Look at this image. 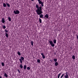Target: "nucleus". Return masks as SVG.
Listing matches in <instances>:
<instances>
[{
    "instance_id": "2eb2a0df",
    "label": "nucleus",
    "mask_w": 78,
    "mask_h": 78,
    "mask_svg": "<svg viewBox=\"0 0 78 78\" xmlns=\"http://www.w3.org/2000/svg\"><path fill=\"white\" fill-rule=\"evenodd\" d=\"M4 76L5 77H6V78H7L8 77V75H7V74L6 73H4Z\"/></svg>"
},
{
    "instance_id": "dca6fc26",
    "label": "nucleus",
    "mask_w": 78,
    "mask_h": 78,
    "mask_svg": "<svg viewBox=\"0 0 78 78\" xmlns=\"http://www.w3.org/2000/svg\"><path fill=\"white\" fill-rule=\"evenodd\" d=\"M5 36L7 37V38H8V33H5Z\"/></svg>"
},
{
    "instance_id": "4468645a",
    "label": "nucleus",
    "mask_w": 78,
    "mask_h": 78,
    "mask_svg": "<svg viewBox=\"0 0 78 78\" xmlns=\"http://www.w3.org/2000/svg\"><path fill=\"white\" fill-rule=\"evenodd\" d=\"M2 27L3 29H5V28H6V26H5L4 25H2Z\"/></svg>"
},
{
    "instance_id": "2f4dec72",
    "label": "nucleus",
    "mask_w": 78,
    "mask_h": 78,
    "mask_svg": "<svg viewBox=\"0 0 78 78\" xmlns=\"http://www.w3.org/2000/svg\"><path fill=\"white\" fill-rule=\"evenodd\" d=\"M32 2H33V1H34V0H31Z\"/></svg>"
},
{
    "instance_id": "4be33fe9",
    "label": "nucleus",
    "mask_w": 78,
    "mask_h": 78,
    "mask_svg": "<svg viewBox=\"0 0 78 78\" xmlns=\"http://www.w3.org/2000/svg\"><path fill=\"white\" fill-rule=\"evenodd\" d=\"M72 58L73 59H75V56L74 55H73Z\"/></svg>"
},
{
    "instance_id": "412c9836",
    "label": "nucleus",
    "mask_w": 78,
    "mask_h": 78,
    "mask_svg": "<svg viewBox=\"0 0 78 78\" xmlns=\"http://www.w3.org/2000/svg\"><path fill=\"white\" fill-rule=\"evenodd\" d=\"M8 19H9V22H11V19L10 17H8Z\"/></svg>"
},
{
    "instance_id": "6ab92c4d",
    "label": "nucleus",
    "mask_w": 78,
    "mask_h": 78,
    "mask_svg": "<svg viewBox=\"0 0 78 78\" xmlns=\"http://www.w3.org/2000/svg\"><path fill=\"white\" fill-rule=\"evenodd\" d=\"M17 54L18 55H19V56H20V55H21V54H20V52H19V51L18 52Z\"/></svg>"
},
{
    "instance_id": "9d476101",
    "label": "nucleus",
    "mask_w": 78,
    "mask_h": 78,
    "mask_svg": "<svg viewBox=\"0 0 78 78\" xmlns=\"http://www.w3.org/2000/svg\"><path fill=\"white\" fill-rule=\"evenodd\" d=\"M44 17L47 18V19H48V15L47 14H46L44 16Z\"/></svg>"
},
{
    "instance_id": "f257e3e1",
    "label": "nucleus",
    "mask_w": 78,
    "mask_h": 78,
    "mask_svg": "<svg viewBox=\"0 0 78 78\" xmlns=\"http://www.w3.org/2000/svg\"><path fill=\"white\" fill-rule=\"evenodd\" d=\"M37 0L38 2V3L39 4H41V6L39 7V5L36 4V7L37 9L36 10V11L38 15H40L41 14L43 13V12L42 11V7H43L44 6V2H42L41 0Z\"/></svg>"
},
{
    "instance_id": "393cba45",
    "label": "nucleus",
    "mask_w": 78,
    "mask_h": 78,
    "mask_svg": "<svg viewBox=\"0 0 78 78\" xmlns=\"http://www.w3.org/2000/svg\"><path fill=\"white\" fill-rule=\"evenodd\" d=\"M54 61L56 62L57 61V59L56 58H55L54 59Z\"/></svg>"
},
{
    "instance_id": "f8f14e48",
    "label": "nucleus",
    "mask_w": 78,
    "mask_h": 78,
    "mask_svg": "<svg viewBox=\"0 0 78 78\" xmlns=\"http://www.w3.org/2000/svg\"><path fill=\"white\" fill-rule=\"evenodd\" d=\"M31 44L32 46H33H33H34L33 45L34 44V42H33V41H31Z\"/></svg>"
},
{
    "instance_id": "ddd939ff",
    "label": "nucleus",
    "mask_w": 78,
    "mask_h": 78,
    "mask_svg": "<svg viewBox=\"0 0 78 78\" xmlns=\"http://www.w3.org/2000/svg\"><path fill=\"white\" fill-rule=\"evenodd\" d=\"M20 68L22 69H23V65H22V64H21L20 65Z\"/></svg>"
},
{
    "instance_id": "423d86ee",
    "label": "nucleus",
    "mask_w": 78,
    "mask_h": 78,
    "mask_svg": "<svg viewBox=\"0 0 78 78\" xmlns=\"http://www.w3.org/2000/svg\"><path fill=\"white\" fill-rule=\"evenodd\" d=\"M1 22H2V23H4L5 22V19H4V18H2V19L1 21Z\"/></svg>"
},
{
    "instance_id": "bb28decb",
    "label": "nucleus",
    "mask_w": 78,
    "mask_h": 78,
    "mask_svg": "<svg viewBox=\"0 0 78 78\" xmlns=\"http://www.w3.org/2000/svg\"><path fill=\"white\" fill-rule=\"evenodd\" d=\"M37 62L39 63H40V59H38L37 60Z\"/></svg>"
},
{
    "instance_id": "b1692460",
    "label": "nucleus",
    "mask_w": 78,
    "mask_h": 78,
    "mask_svg": "<svg viewBox=\"0 0 78 78\" xmlns=\"http://www.w3.org/2000/svg\"><path fill=\"white\" fill-rule=\"evenodd\" d=\"M5 31V33H8V30H7L6 29H5L4 30Z\"/></svg>"
},
{
    "instance_id": "72a5a7b5",
    "label": "nucleus",
    "mask_w": 78,
    "mask_h": 78,
    "mask_svg": "<svg viewBox=\"0 0 78 78\" xmlns=\"http://www.w3.org/2000/svg\"><path fill=\"white\" fill-rule=\"evenodd\" d=\"M0 78H2V77L1 76H0Z\"/></svg>"
},
{
    "instance_id": "c85d7f7f",
    "label": "nucleus",
    "mask_w": 78,
    "mask_h": 78,
    "mask_svg": "<svg viewBox=\"0 0 78 78\" xmlns=\"http://www.w3.org/2000/svg\"><path fill=\"white\" fill-rule=\"evenodd\" d=\"M2 66H5V64H4L3 62H2Z\"/></svg>"
},
{
    "instance_id": "1a4fd4ad",
    "label": "nucleus",
    "mask_w": 78,
    "mask_h": 78,
    "mask_svg": "<svg viewBox=\"0 0 78 78\" xmlns=\"http://www.w3.org/2000/svg\"><path fill=\"white\" fill-rule=\"evenodd\" d=\"M55 66H58V62H55Z\"/></svg>"
},
{
    "instance_id": "20e7f679",
    "label": "nucleus",
    "mask_w": 78,
    "mask_h": 78,
    "mask_svg": "<svg viewBox=\"0 0 78 78\" xmlns=\"http://www.w3.org/2000/svg\"><path fill=\"white\" fill-rule=\"evenodd\" d=\"M49 43H50V45H51V46H52V47H55V44H53V43L52 41H49Z\"/></svg>"
},
{
    "instance_id": "5701e85b",
    "label": "nucleus",
    "mask_w": 78,
    "mask_h": 78,
    "mask_svg": "<svg viewBox=\"0 0 78 78\" xmlns=\"http://www.w3.org/2000/svg\"><path fill=\"white\" fill-rule=\"evenodd\" d=\"M39 21L40 23H42V20H41V18L39 19Z\"/></svg>"
},
{
    "instance_id": "c756f323",
    "label": "nucleus",
    "mask_w": 78,
    "mask_h": 78,
    "mask_svg": "<svg viewBox=\"0 0 78 78\" xmlns=\"http://www.w3.org/2000/svg\"><path fill=\"white\" fill-rule=\"evenodd\" d=\"M27 70H30V67H27Z\"/></svg>"
},
{
    "instance_id": "a211bd4d",
    "label": "nucleus",
    "mask_w": 78,
    "mask_h": 78,
    "mask_svg": "<svg viewBox=\"0 0 78 78\" xmlns=\"http://www.w3.org/2000/svg\"><path fill=\"white\" fill-rule=\"evenodd\" d=\"M24 70H25V69H27V66H26V65H24Z\"/></svg>"
},
{
    "instance_id": "aec40b11",
    "label": "nucleus",
    "mask_w": 78,
    "mask_h": 78,
    "mask_svg": "<svg viewBox=\"0 0 78 78\" xmlns=\"http://www.w3.org/2000/svg\"><path fill=\"white\" fill-rule=\"evenodd\" d=\"M3 6L4 7H6V4L5 3H3Z\"/></svg>"
},
{
    "instance_id": "0eeeda50",
    "label": "nucleus",
    "mask_w": 78,
    "mask_h": 78,
    "mask_svg": "<svg viewBox=\"0 0 78 78\" xmlns=\"http://www.w3.org/2000/svg\"><path fill=\"white\" fill-rule=\"evenodd\" d=\"M41 56H42L43 59H45V55H44V53H41Z\"/></svg>"
},
{
    "instance_id": "39448f33",
    "label": "nucleus",
    "mask_w": 78,
    "mask_h": 78,
    "mask_svg": "<svg viewBox=\"0 0 78 78\" xmlns=\"http://www.w3.org/2000/svg\"><path fill=\"white\" fill-rule=\"evenodd\" d=\"M66 75H65L64 77L65 78H69V74H68V72H66Z\"/></svg>"
},
{
    "instance_id": "cd10ccee",
    "label": "nucleus",
    "mask_w": 78,
    "mask_h": 78,
    "mask_svg": "<svg viewBox=\"0 0 78 78\" xmlns=\"http://www.w3.org/2000/svg\"><path fill=\"white\" fill-rule=\"evenodd\" d=\"M62 74V73H59L58 75V76H61V74Z\"/></svg>"
},
{
    "instance_id": "9b49d317",
    "label": "nucleus",
    "mask_w": 78,
    "mask_h": 78,
    "mask_svg": "<svg viewBox=\"0 0 78 78\" xmlns=\"http://www.w3.org/2000/svg\"><path fill=\"white\" fill-rule=\"evenodd\" d=\"M6 5L8 7H9V8L10 7V5H9V3H8L7 2H6Z\"/></svg>"
},
{
    "instance_id": "6e6552de",
    "label": "nucleus",
    "mask_w": 78,
    "mask_h": 78,
    "mask_svg": "<svg viewBox=\"0 0 78 78\" xmlns=\"http://www.w3.org/2000/svg\"><path fill=\"white\" fill-rule=\"evenodd\" d=\"M42 14V13H41ZM40 14V15H40L39 16L40 17V18H42V19H43V15H42V14Z\"/></svg>"
},
{
    "instance_id": "f3484780",
    "label": "nucleus",
    "mask_w": 78,
    "mask_h": 78,
    "mask_svg": "<svg viewBox=\"0 0 78 78\" xmlns=\"http://www.w3.org/2000/svg\"><path fill=\"white\" fill-rule=\"evenodd\" d=\"M53 42L54 44H56V39L54 40Z\"/></svg>"
},
{
    "instance_id": "a878e982",
    "label": "nucleus",
    "mask_w": 78,
    "mask_h": 78,
    "mask_svg": "<svg viewBox=\"0 0 78 78\" xmlns=\"http://www.w3.org/2000/svg\"><path fill=\"white\" fill-rule=\"evenodd\" d=\"M64 75V74H62V76H61V77H60V78H62V77H63V76Z\"/></svg>"
},
{
    "instance_id": "473e14b6",
    "label": "nucleus",
    "mask_w": 78,
    "mask_h": 78,
    "mask_svg": "<svg viewBox=\"0 0 78 78\" xmlns=\"http://www.w3.org/2000/svg\"><path fill=\"white\" fill-rule=\"evenodd\" d=\"M58 78H59V76H58Z\"/></svg>"
},
{
    "instance_id": "7ed1b4c3",
    "label": "nucleus",
    "mask_w": 78,
    "mask_h": 78,
    "mask_svg": "<svg viewBox=\"0 0 78 78\" xmlns=\"http://www.w3.org/2000/svg\"><path fill=\"white\" fill-rule=\"evenodd\" d=\"M21 58L19 59V61L20 62V63L22 64V61H23L24 60V58L23 57H21Z\"/></svg>"
},
{
    "instance_id": "f03ea898",
    "label": "nucleus",
    "mask_w": 78,
    "mask_h": 78,
    "mask_svg": "<svg viewBox=\"0 0 78 78\" xmlns=\"http://www.w3.org/2000/svg\"><path fill=\"white\" fill-rule=\"evenodd\" d=\"M13 12H14L15 14H19L20 13V11L17 10H15Z\"/></svg>"
},
{
    "instance_id": "7c9ffc66",
    "label": "nucleus",
    "mask_w": 78,
    "mask_h": 78,
    "mask_svg": "<svg viewBox=\"0 0 78 78\" xmlns=\"http://www.w3.org/2000/svg\"><path fill=\"white\" fill-rule=\"evenodd\" d=\"M18 72H19V73H20V70H19V69H18Z\"/></svg>"
}]
</instances>
